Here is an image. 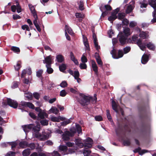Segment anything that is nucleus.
I'll use <instances>...</instances> for the list:
<instances>
[{
	"mask_svg": "<svg viewBox=\"0 0 156 156\" xmlns=\"http://www.w3.org/2000/svg\"><path fill=\"white\" fill-rule=\"evenodd\" d=\"M52 59H44L43 60V62L44 63L46 64V67H51L52 64Z\"/></svg>",
	"mask_w": 156,
	"mask_h": 156,
	"instance_id": "f3484780",
	"label": "nucleus"
},
{
	"mask_svg": "<svg viewBox=\"0 0 156 156\" xmlns=\"http://www.w3.org/2000/svg\"><path fill=\"white\" fill-rule=\"evenodd\" d=\"M59 149L61 151H65L67 150L68 148L66 146L60 145L59 146Z\"/></svg>",
	"mask_w": 156,
	"mask_h": 156,
	"instance_id": "58836bf2",
	"label": "nucleus"
},
{
	"mask_svg": "<svg viewBox=\"0 0 156 156\" xmlns=\"http://www.w3.org/2000/svg\"><path fill=\"white\" fill-rule=\"evenodd\" d=\"M34 125L33 124H30L28 125H25L23 126L24 131L25 132H27L28 129H32Z\"/></svg>",
	"mask_w": 156,
	"mask_h": 156,
	"instance_id": "4468645a",
	"label": "nucleus"
},
{
	"mask_svg": "<svg viewBox=\"0 0 156 156\" xmlns=\"http://www.w3.org/2000/svg\"><path fill=\"white\" fill-rule=\"evenodd\" d=\"M30 153V150L29 149H25L22 152V154L24 156H27Z\"/></svg>",
	"mask_w": 156,
	"mask_h": 156,
	"instance_id": "c85d7f7f",
	"label": "nucleus"
},
{
	"mask_svg": "<svg viewBox=\"0 0 156 156\" xmlns=\"http://www.w3.org/2000/svg\"><path fill=\"white\" fill-rule=\"evenodd\" d=\"M136 43L140 49L143 51L145 50L146 46L149 49L151 50L154 51L155 48V45L151 42H149L146 45L144 43H142L140 40H138Z\"/></svg>",
	"mask_w": 156,
	"mask_h": 156,
	"instance_id": "20e7f679",
	"label": "nucleus"
},
{
	"mask_svg": "<svg viewBox=\"0 0 156 156\" xmlns=\"http://www.w3.org/2000/svg\"><path fill=\"white\" fill-rule=\"evenodd\" d=\"M26 107H28L32 109H34V105L31 103L29 102H25Z\"/></svg>",
	"mask_w": 156,
	"mask_h": 156,
	"instance_id": "a878e982",
	"label": "nucleus"
},
{
	"mask_svg": "<svg viewBox=\"0 0 156 156\" xmlns=\"http://www.w3.org/2000/svg\"><path fill=\"white\" fill-rule=\"evenodd\" d=\"M28 6L31 12L35 11V8L34 6L31 4H29Z\"/></svg>",
	"mask_w": 156,
	"mask_h": 156,
	"instance_id": "69168bd1",
	"label": "nucleus"
},
{
	"mask_svg": "<svg viewBox=\"0 0 156 156\" xmlns=\"http://www.w3.org/2000/svg\"><path fill=\"white\" fill-rule=\"evenodd\" d=\"M119 11V9L117 8L115 9L112 13L111 16L108 17V20L111 22L117 18L116 14Z\"/></svg>",
	"mask_w": 156,
	"mask_h": 156,
	"instance_id": "0eeeda50",
	"label": "nucleus"
},
{
	"mask_svg": "<svg viewBox=\"0 0 156 156\" xmlns=\"http://www.w3.org/2000/svg\"><path fill=\"white\" fill-rule=\"evenodd\" d=\"M156 0H150L149 2V5L154 8V11L153 12V19L151 20V22L153 23L156 22Z\"/></svg>",
	"mask_w": 156,
	"mask_h": 156,
	"instance_id": "39448f33",
	"label": "nucleus"
},
{
	"mask_svg": "<svg viewBox=\"0 0 156 156\" xmlns=\"http://www.w3.org/2000/svg\"><path fill=\"white\" fill-rule=\"evenodd\" d=\"M73 76L74 77L75 79L79 77L80 76L79 72L78 70L74 71Z\"/></svg>",
	"mask_w": 156,
	"mask_h": 156,
	"instance_id": "49530a36",
	"label": "nucleus"
},
{
	"mask_svg": "<svg viewBox=\"0 0 156 156\" xmlns=\"http://www.w3.org/2000/svg\"><path fill=\"white\" fill-rule=\"evenodd\" d=\"M100 10H101L102 11V12H103L102 14V15H101V16L104 17H105L107 14L108 12L107 11H105V12H104V10H103L102 7H101L100 8Z\"/></svg>",
	"mask_w": 156,
	"mask_h": 156,
	"instance_id": "0e129e2a",
	"label": "nucleus"
},
{
	"mask_svg": "<svg viewBox=\"0 0 156 156\" xmlns=\"http://www.w3.org/2000/svg\"><path fill=\"white\" fill-rule=\"evenodd\" d=\"M22 29L24 30L28 31H30V29L29 26L27 25H24L22 26Z\"/></svg>",
	"mask_w": 156,
	"mask_h": 156,
	"instance_id": "c03bdc74",
	"label": "nucleus"
},
{
	"mask_svg": "<svg viewBox=\"0 0 156 156\" xmlns=\"http://www.w3.org/2000/svg\"><path fill=\"white\" fill-rule=\"evenodd\" d=\"M67 94V93L65 90H63L60 92V95L61 97H64Z\"/></svg>",
	"mask_w": 156,
	"mask_h": 156,
	"instance_id": "37998d69",
	"label": "nucleus"
},
{
	"mask_svg": "<svg viewBox=\"0 0 156 156\" xmlns=\"http://www.w3.org/2000/svg\"><path fill=\"white\" fill-rule=\"evenodd\" d=\"M134 2L133 1H132L130 2V4L128 6L126 10V13H129L132 11L134 7Z\"/></svg>",
	"mask_w": 156,
	"mask_h": 156,
	"instance_id": "9d476101",
	"label": "nucleus"
},
{
	"mask_svg": "<svg viewBox=\"0 0 156 156\" xmlns=\"http://www.w3.org/2000/svg\"><path fill=\"white\" fill-rule=\"evenodd\" d=\"M33 23L37 31L39 32H40L41 30L40 26V23L38 17L37 18H34L33 20Z\"/></svg>",
	"mask_w": 156,
	"mask_h": 156,
	"instance_id": "6e6552de",
	"label": "nucleus"
},
{
	"mask_svg": "<svg viewBox=\"0 0 156 156\" xmlns=\"http://www.w3.org/2000/svg\"><path fill=\"white\" fill-rule=\"evenodd\" d=\"M130 30L129 28H125L123 32V33H120L118 35L119 41L122 44H124L126 43V37L128 36L131 34Z\"/></svg>",
	"mask_w": 156,
	"mask_h": 156,
	"instance_id": "7ed1b4c3",
	"label": "nucleus"
},
{
	"mask_svg": "<svg viewBox=\"0 0 156 156\" xmlns=\"http://www.w3.org/2000/svg\"><path fill=\"white\" fill-rule=\"evenodd\" d=\"M36 137L40 138V140H41L43 141L47 139V136L46 135H42L41 134H36Z\"/></svg>",
	"mask_w": 156,
	"mask_h": 156,
	"instance_id": "5701e85b",
	"label": "nucleus"
},
{
	"mask_svg": "<svg viewBox=\"0 0 156 156\" xmlns=\"http://www.w3.org/2000/svg\"><path fill=\"white\" fill-rule=\"evenodd\" d=\"M80 67L81 69H85L87 68V66L85 63H81L80 64Z\"/></svg>",
	"mask_w": 156,
	"mask_h": 156,
	"instance_id": "4d7b16f0",
	"label": "nucleus"
},
{
	"mask_svg": "<svg viewBox=\"0 0 156 156\" xmlns=\"http://www.w3.org/2000/svg\"><path fill=\"white\" fill-rule=\"evenodd\" d=\"M138 109L140 113L139 116L142 121L139 132L141 136H144L147 134V128L150 125V115L147 110V107L145 104L139 105Z\"/></svg>",
	"mask_w": 156,
	"mask_h": 156,
	"instance_id": "f257e3e1",
	"label": "nucleus"
},
{
	"mask_svg": "<svg viewBox=\"0 0 156 156\" xmlns=\"http://www.w3.org/2000/svg\"><path fill=\"white\" fill-rule=\"evenodd\" d=\"M28 146L30 147L32 150L34 149L36 147L35 144L34 143L30 144Z\"/></svg>",
	"mask_w": 156,
	"mask_h": 156,
	"instance_id": "774afa93",
	"label": "nucleus"
},
{
	"mask_svg": "<svg viewBox=\"0 0 156 156\" xmlns=\"http://www.w3.org/2000/svg\"><path fill=\"white\" fill-rule=\"evenodd\" d=\"M140 37L143 39H146L148 37L149 35L148 32H140L139 34Z\"/></svg>",
	"mask_w": 156,
	"mask_h": 156,
	"instance_id": "dca6fc26",
	"label": "nucleus"
},
{
	"mask_svg": "<svg viewBox=\"0 0 156 156\" xmlns=\"http://www.w3.org/2000/svg\"><path fill=\"white\" fill-rule=\"evenodd\" d=\"M137 24L136 23L135 21H131L130 23L129 26L130 27H133L136 26Z\"/></svg>",
	"mask_w": 156,
	"mask_h": 156,
	"instance_id": "e2e57ef3",
	"label": "nucleus"
},
{
	"mask_svg": "<svg viewBox=\"0 0 156 156\" xmlns=\"http://www.w3.org/2000/svg\"><path fill=\"white\" fill-rule=\"evenodd\" d=\"M106 111V115L109 121L112 122V120L111 115H110L109 110L107 109Z\"/></svg>",
	"mask_w": 156,
	"mask_h": 156,
	"instance_id": "7c9ffc66",
	"label": "nucleus"
},
{
	"mask_svg": "<svg viewBox=\"0 0 156 156\" xmlns=\"http://www.w3.org/2000/svg\"><path fill=\"white\" fill-rule=\"evenodd\" d=\"M65 32H67L70 35H73V33L72 30L69 26L66 25L65 28Z\"/></svg>",
	"mask_w": 156,
	"mask_h": 156,
	"instance_id": "4be33fe9",
	"label": "nucleus"
},
{
	"mask_svg": "<svg viewBox=\"0 0 156 156\" xmlns=\"http://www.w3.org/2000/svg\"><path fill=\"white\" fill-rule=\"evenodd\" d=\"M82 98L79 101L80 103L83 106H85L88 105L90 101L92 103H93L94 101L96 102L97 100V94H94V98L92 97H89L85 95L81 96Z\"/></svg>",
	"mask_w": 156,
	"mask_h": 156,
	"instance_id": "f03ea898",
	"label": "nucleus"
},
{
	"mask_svg": "<svg viewBox=\"0 0 156 156\" xmlns=\"http://www.w3.org/2000/svg\"><path fill=\"white\" fill-rule=\"evenodd\" d=\"M76 131H77L78 134H80L82 132L81 127L79 124H77L76 125Z\"/></svg>",
	"mask_w": 156,
	"mask_h": 156,
	"instance_id": "79ce46f5",
	"label": "nucleus"
},
{
	"mask_svg": "<svg viewBox=\"0 0 156 156\" xmlns=\"http://www.w3.org/2000/svg\"><path fill=\"white\" fill-rule=\"evenodd\" d=\"M16 3H17L16 4V9L18 13H20L21 12V9L20 7L19 6V4L18 3L17 1H16Z\"/></svg>",
	"mask_w": 156,
	"mask_h": 156,
	"instance_id": "052dcab7",
	"label": "nucleus"
},
{
	"mask_svg": "<svg viewBox=\"0 0 156 156\" xmlns=\"http://www.w3.org/2000/svg\"><path fill=\"white\" fill-rule=\"evenodd\" d=\"M43 72V70L42 69H39L36 72V76L40 78L42 77V74Z\"/></svg>",
	"mask_w": 156,
	"mask_h": 156,
	"instance_id": "f704fd0d",
	"label": "nucleus"
},
{
	"mask_svg": "<svg viewBox=\"0 0 156 156\" xmlns=\"http://www.w3.org/2000/svg\"><path fill=\"white\" fill-rule=\"evenodd\" d=\"M130 50V48L129 47H127L124 48L123 49L124 53L126 54L128 53Z\"/></svg>",
	"mask_w": 156,
	"mask_h": 156,
	"instance_id": "680f3d73",
	"label": "nucleus"
},
{
	"mask_svg": "<svg viewBox=\"0 0 156 156\" xmlns=\"http://www.w3.org/2000/svg\"><path fill=\"white\" fill-rule=\"evenodd\" d=\"M69 131L68 130L66 131L62 135V139L63 140L69 141V140L70 136Z\"/></svg>",
	"mask_w": 156,
	"mask_h": 156,
	"instance_id": "1a4fd4ad",
	"label": "nucleus"
},
{
	"mask_svg": "<svg viewBox=\"0 0 156 156\" xmlns=\"http://www.w3.org/2000/svg\"><path fill=\"white\" fill-rule=\"evenodd\" d=\"M112 109L117 113H118L119 111L118 108H120L119 105L117 104L116 102L114 100L112 101Z\"/></svg>",
	"mask_w": 156,
	"mask_h": 156,
	"instance_id": "9b49d317",
	"label": "nucleus"
},
{
	"mask_svg": "<svg viewBox=\"0 0 156 156\" xmlns=\"http://www.w3.org/2000/svg\"><path fill=\"white\" fill-rule=\"evenodd\" d=\"M75 16L76 18L81 19L83 18L84 17V14L78 12L76 13Z\"/></svg>",
	"mask_w": 156,
	"mask_h": 156,
	"instance_id": "ea45409f",
	"label": "nucleus"
},
{
	"mask_svg": "<svg viewBox=\"0 0 156 156\" xmlns=\"http://www.w3.org/2000/svg\"><path fill=\"white\" fill-rule=\"evenodd\" d=\"M19 145L23 148H25L28 146V142L26 141H21L19 143Z\"/></svg>",
	"mask_w": 156,
	"mask_h": 156,
	"instance_id": "6ab92c4d",
	"label": "nucleus"
},
{
	"mask_svg": "<svg viewBox=\"0 0 156 156\" xmlns=\"http://www.w3.org/2000/svg\"><path fill=\"white\" fill-rule=\"evenodd\" d=\"M19 84L20 83L19 82L14 81L12 83V88L13 89L16 88L18 87Z\"/></svg>",
	"mask_w": 156,
	"mask_h": 156,
	"instance_id": "e433bc0d",
	"label": "nucleus"
},
{
	"mask_svg": "<svg viewBox=\"0 0 156 156\" xmlns=\"http://www.w3.org/2000/svg\"><path fill=\"white\" fill-rule=\"evenodd\" d=\"M79 9L82 10L83 9V4L82 2H80L79 3Z\"/></svg>",
	"mask_w": 156,
	"mask_h": 156,
	"instance_id": "338daca9",
	"label": "nucleus"
},
{
	"mask_svg": "<svg viewBox=\"0 0 156 156\" xmlns=\"http://www.w3.org/2000/svg\"><path fill=\"white\" fill-rule=\"evenodd\" d=\"M93 145L92 144L85 143L84 144V148L85 149H87L88 148H91Z\"/></svg>",
	"mask_w": 156,
	"mask_h": 156,
	"instance_id": "4c0bfd02",
	"label": "nucleus"
},
{
	"mask_svg": "<svg viewBox=\"0 0 156 156\" xmlns=\"http://www.w3.org/2000/svg\"><path fill=\"white\" fill-rule=\"evenodd\" d=\"M11 50L14 53H18L20 51V50L19 47L16 46H12L11 48Z\"/></svg>",
	"mask_w": 156,
	"mask_h": 156,
	"instance_id": "cd10ccee",
	"label": "nucleus"
},
{
	"mask_svg": "<svg viewBox=\"0 0 156 156\" xmlns=\"http://www.w3.org/2000/svg\"><path fill=\"white\" fill-rule=\"evenodd\" d=\"M151 58L150 55L148 53L144 54L142 56V58Z\"/></svg>",
	"mask_w": 156,
	"mask_h": 156,
	"instance_id": "de8ad7c7",
	"label": "nucleus"
},
{
	"mask_svg": "<svg viewBox=\"0 0 156 156\" xmlns=\"http://www.w3.org/2000/svg\"><path fill=\"white\" fill-rule=\"evenodd\" d=\"M72 119L71 118H70L69 119L66 120V121H64L63 122L61 123V125L63 126H65L71 122L70 119Z\"/></svg>",
	"mask_w": 156,
	"mask_h": 156,
	"instance_id": "c756f323",
	"label": "nucleus"
},
{
	"mask_svg": "<svg viewBox=\"0 0 156 156\" xmlns=\"http://www.w3.org/2000/svg\"><path fill=\"white\" fill-rule=\"evenodd\" d=\"M83 41L85 47V49L86 51H89L90 47L87 40L86 37L83 35Z\"/></svg>",
	"mask_w": 156,
	"mask_h": 156,
	"instance_id": "f8f14e48",
	"label": "nucleus"
},
{
	"mask_svg": "<svg viewBox=\"0 0 156 156\" xmlns=\"http://www.w3.org/2000/svg\"><path fill=\"white\" fill-rule=\"evenodd\" d=\"M91 67L94 72L97 73L98 71V67L95 62L93 60H92Z\"/></svg>",
	"mask_w": 156,
	"mask_h": 156,
	"instance_id": "a211bd4d",
	"label": "nucleus"
},
{
	"mask_svg": "<svg viewBox=\"0 0 156 156\" xmlns=\"http://www.w3.org/2000/svg\"><path fill=\"white\" fill-rule=\"evenodd\" d=\"M34 97L37 100H39L40 97V95L39 93L37 92H34L33 94Z\"/></svg>",
	"mask_w": 156,
	"mask_h": 156,
	"instance_id": "603ef678",
	"label": "nucleus"
},
{
	"mask_svg": "<svg viewBox=\"0 0 156 156\" xmlns=\"http://www.w3.org/2000/svg\"><path fill=\"white\" fill-rule=\"evenodd\" d=\"M21 62L19 60L17 62L16 65V66H14L15 69L16 70L18 71L21 67Z\"/></svg>",
	"mask_w": 156,
	"mask_h": 156,
	"instance_id": "b1692460",
	"label": "nucleus"
},
{
	"mask_svg": "<svg viewBox=\"0 0 156 156\" xmlns=\"http://www.w3.org/2000/svg\"><path fill=\"white\" fill-rule=\"evenodd\" d=\"M50 110L52 113L55 114H57L59 112L58 110L55 107H52Z\"/></svg>",
	"mask_w": 156,
	"mask_h": 156,
	"instance_id": "2f4dec72",
	"label": "nucleus"
},
{
	"mask_svg": "<svg viewBox=\"0 0 156 156\" xmlns=\"http://www.w3.org/2000/svg\"><path fill=\"white\" fill-rule=\"evenodd\" d=\"M91 153V151L89 150L84 149L83 153L84 156H88Z\"/></svg>",
	"mask_w": 156,
	"mask_h": 156,
	"instance_id": "473e14b6",
	"label": "nucleus"
},
{
	"mask_svg": "<svg viewBox=\"0 0 156 156\" xmlns=\"http://www.w3.org/2000/svg\"><path fill=\"white\" fill-rule=\"evenodd\" d=\"M7 104L8 105L14 108H16L18 106L17 102L10 98H7Z\"/></svg>",
	"mask_w": 156,
	"mask_h": 156,
	"instance_id": "423d86ee",
	"label": "nucleus"
},
{
	"mask_svg": "<svg viewBox=\"0 0 156 156\" xmlns=\"http://www.w3.org/2000/svg\"><path fill=\"white\" fill-rule=\"evenodd\" d=\"M18 106L19 109H21L22 112H27L25 109L26 107L25 101H22L20 103L18 104Z\"/></svg>",
	"mask_w": 156,
	"mask_h": 156,
	"instance_id": "ddd939ff",
	"label": "nucleus"
},
{
	"mask_svg": "<svg viewBox=\"0 0 156 156\" xmlns=\"http://www.w3.org/2000/svg\"><path fill=\"white\" fill-rule=\"evenodd\" d=\"M16 155V153L15 152L10 151L8 152L6 156H14Z\"/></svg>",
	"mask_w": 156,
	"mask_h": 156,
	"instance_id": "864d4df0",
	"label": "nucleus"
},
{
	"mask_svg": "<svg viewBox=\"0 0 156 156\" xmlns=\"http://www.w3.org/2000/svg\"><path fill=\"white\" fill-rule=\"evenodd\" d=\"M98 65H100L101 67H102L103 66V62L101 60V59H96Z\"/></svg>",
	"mask_w": 156,
	"mask_h": 156,
	"instance_id": "6e6d98bb",
	"label": "nucleus"
},
{
	"mask_svg": "<svg viewBox=\"0 0 156 156\" xmlns=\"http://www.w3.org/2000/svg\"><path fill=\"white\" fill-rule=\"evenodd\" d=\"M30 116L34 119H37V117L35 115L34 113L32 112H30L29 114Z\"/></svg>",
	"mask_w": 156,
	"mask_h": 156,
	"instance_id": "8fccbe9b",
	"label": "nucleus"
},
{
	"mask_svg": "<svg viewBox=\"0 0 156 156\" xmlns=\"http://www.w3.org/2000/svg\"><path fill=\"white\" fill-rule=\"evenodd\" d=\"M95 120L97 121H100L103 120V118L101 115L96 116L94 117Z\"/></svg>",
	"mask_w": 156,
	"mask_h": 156,
	"instance_id": "5fc2aeb1",
	"label": "nucleus"
},
{
	"mask_svg": "<svg viewBox=\"0 0 156 156\" xmlns=\"http://www.w3.org/2000/svg\"><path fill=\"white\" fill-rule=\"evenodd\" d=\"M93 38L95 47L97 50H98L100 48V47L98 45L97 39L96 38V36L94 34L93 35Z\"/></svg>",
	"mask_w": 156,
	"mask_h": 156,
	"instance_id": "aec40b11",
	"label": "nucleus"
},
{
	"mask_svg": "<svg viewBox=\"0 0 156 156\" xmlns=\"http://www.w3.org/2000/svg\"><path fill=\"white\" fill-rule=\"evenodd\" d=\"M86 142L89 143V144H93V140L90 137H88L85 140Z\"/></svg>",
	"mask_w": 156,
	"mask_h": 156,
	"instance_id": "bf43d9fd",
	"label": "nucleus"
},
{
	"mask_svg": "<svg viewBox=\"0 0 156 156\" xmlns=\"http://www.w3.org/2000/svg\"><path fill=\"white\" fill-rule=\"evenodd\" d=\"M51 120L54 122H59V119L58 117L53 116L51 118Z\"/></svg>",
	"mask_w": 156,
	"mask_h": 156,
	"instance_id": "a18cd8bd",
	"label": "nucleus"
},
{
	"mask_svg": "<svg viewBox=\"0 0 156 156\" xmlns=\"http://www.w3.org/2000/svg\"><path fill=\"white\" fill-rule=\"evenodd\" d=\"M66 66H67L66 64L62 63L59 66V68L60 71L61 72L65 73V71L66 69Z\"/></svg>",
	"mask_w": 156,
	"mask_h": 156,
	"instance_id": "412c9836",
	"label": "nucleus"
},
{
	"mask_svg": "<svg viewBox=\"0 0 156 156\" xmlns=\"http://www.w3.org/2000/svg\"><path fill=\"white\" fill-rule=\"evenodd\" d=\"M9 145L11 146V147L12 150L13 151H14V149L13 148H15L16 147V146L17 145V144L16 142H9Z\"/></svg>",
	"mask_w": 156,
	"mask_h": 156,
	"instance_id": "72a5a7b5",
	"label": "nucleus"
},
{
	"mask_svg": "<svg viewBox=\"0 0 156 156\" xmlns=\"http://www.w3.org/2000/svg\"><path fill=\"white\" fill-rule=\"evenodd\" d=\"M125 16L124 13H119L118 14V19L120 20L123 19Z\"/></svg>",
	"mask_w": 156,
	"mask_h": 156,
	"instance_id": "3c124183",
	"label": "nucleus"
},
{
	"mask_svg": "<svg viewBox=\"0 0 156 156\" xmlns=\"http://www.w3.org/2000/svg\"><path fill=\"white\" fill-rule=\"evenodd\" d=\"M67 82L65 81H62L60 83V86L63 88H65L67 86Z\"/></svg>",
	"mask_w": 156,
	"mask_h": 156,
	"instance_id": "09e8293b",
	"label": "nucleus"
},
{
	"mask_svg": "<svg viewBox=\"0 0 156 156\" xmlns=\"http://www.w3.org/2000/svg\"><path fill=\"white\" fill-rule=\"evenodd\" d=\"M40 122L43 126H47L48 124V121L45 119H42Z\"/></svg>",
	"mask_w": 156,
	"mask_h": 156,
	"instance_id": "c9c22d12",
	"label": "nucleus"
},
{
	"mask_svg": "<svg viewBox=\"0 0 156 156\" xmlns=\"http://www.w3.org/2000/svg\"><path fill=\"white\" fill-rule=\"evenodd\" d=\"M46 68H47V71L48 74H51L53 72V70L51 67Z\"/></svg>",
	"mask_w": 156,
	"mask_h": 156,
	"instance_id": "13d9d810",
	"label": "nucleus"
},
{
	"mask_svg": "<svg viewBox=\"0 0 156 156\" xmlns=\"http://www.w3.org/2000/svg\"><path fill=\"white\" fill-rule=\"evenodd\" d=\"M69 133L71 137H73L74 136V134L76 132V130L74 128H71L69 129Z\"/></svg>",
	"mask_w": 156,
	"mask_h": 156,
	"instance_id": "bb28decb",
	"label": "nucleus"
},
{
	"mask_svg": "<svg viewBox=\"0 0 156 156\" xmlns=\"http://www.w3.org/2000/svg\"><path fill=\"white\" fill-rule=\"evenodd\" d=\"M123 144L124 146H129L131 144V142L129 140H124Z\"/></svg>",
	"mask_w": 156,
	"mask_h": 156,
	"instance_id": "a19ab883",
	"label": "nucleus"
},
{
	"mask_svg": "<svg viewBox=\"0 0 156 156\" xmlns=\"http://www.w3.org/2000/svg\"><path fill=\"white\" fill-rule=\"evenodd\" d=\"M38 117L41 119H44L45 117H48V115L46 112L42 111L41 112L38 113Z\"/></svg>",
	"mask_w": 156,
	"mask_h": 156,
	"instance_id": "2eb2a0df",
	"label": "nucleus"
},
{
	"mask_svg": "<svg viewBox=\"0 0 156 156\" xmlns=\"http://www.w3.org/2000/svg\"><path fill=\"white\" fill-rule=\"evenodd\" d=\"M40 125H37L36 126H35L34 125V126L32 131L35 132L36 134L37 133H39V132L40 131Z\"/></svg>",
	"mask_w": 156,
	"mask_h": 156,
	"instance_id": "393cba45",
	"label": "nucleus"
}]
</instances>
